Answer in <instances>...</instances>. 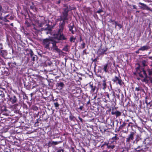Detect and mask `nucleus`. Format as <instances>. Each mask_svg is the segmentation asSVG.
<instances>
[{
	"mask_svg": "<svg viewBox=\"0 0 152 152\" xmlns=\"http://www.w3.org/2000/svg\"><path fill=\"white\" fill-rule=\"evenodd\" d=\"M140 76L141 77L146 78L147 77V75L145 71L143 69L139 72Z\"/></svg>",
	"mask_w": 152,
	"mask_h": 152,
	"instance_id": "6e6552de",
	"label": "nucleus"
},
{
	"mask_svg": "<svg viewBox=\"0 0 152 152\" xmlns=\"http://www.w3.org/2000/svg\"><path fill=\"white\" fill-rule=\"evenodd\" d=\"M30 55H31V58L32 60L33 61H34L35 60V57L34 56H33L32 53H31L30 54Z\"/></svg>",
	"mask_w": 152,
	"mask_h": 152,
	"instance_id": "b1692460",
	"label": "nucleus"
},
{
	"mask_svg": "<svg viewBox=\"0 0 152 152\" xmlns=\"http://www.w3.org/2000/svg\"><path fill=\"white\" fill-rule=\"evenodd\" d=\"M106 143H104V144H103L102 145V146H101V147H102L103 146H104V145H106V144H106Z\"/></svg>",
	"mask_w": 152,
	"mask_h": 152,
	"instance_id": "c03bdc74",
	"label": "nucleus"
},
{
	"mask_svg": "<svg viewBox=\"0 0 152 152\" xmlns=\"http://www.w3.org/2000/svg\"><path fill=\"white\" fill-rule=\"evenodd\" d=\"M138 4L139 5H141V6H139V7L140 8H141L142 9H143L146 10H151L150 9V8L149 7H148V6H147L146 4H145L143 3H141V2H139L138 3Z\"/></svg>",
	"mask_w": 152,
	"mask_h": 152,
	"instance_id": "0eeeda50",
	"label": "nucleus"
},
{
	"mask_svg": "<svg viewBox=\"0 0 152 152\" xmlns=\"http://www.w3.org/2000/svg\"><path fill=\"white\" fill-rule=\"evenodd\" d=\"M116 111H112L111 114L112 115H116Z\"/></svg>",
	"mask_w": 152,
	"mask_h": 152,
	"instance_id": "e433bc0d",
	"label": "nucleus"
},
{
	"mask_svg": "<svg viewBox=\"0 0 152 152\" xmlns=\"http://www.w3.org/2000/svg\"><path fill=\"white\" fill-rule=\"evenodd\" d=\"M73 28V26H69V30L72 32V34H74V31L72 30Z\"/></svg>",
	"mask_w": 152,
	"mask_h": 152,
	"instance_id": "a211bd4d",
	"label": "nucleus"
},
{
	"mask_svg": "<svg viewBox=\"0 0 152 152\" xmlns=\"http://www.w3.org/2000/svg\"><path fill=\"white\" fill-rule=\"evenodd\" d=\"M146 145H149L151 144V142L150 139L149 138H146L144 141Z\"/></svg>",
	"mask_w": 152,
	"mask_h": 152,
	"instance_id": "ddd939ff",
	"label": "nucleus"
},
{
	"mask_svg": "<svg viewBox=\"0 0 152 152\" xmlns=\"http://www.w3.org/2000/svg\"><path fill=\"white\" fill-rule=\"evenodd\" d=\"M135 6H133V7H134H134H135Z\"/></svg>",
	"mask_w": 152,
	"mask_h": 152,
	"instance_id": "8fccbe9b",
	"label": "nucleus"
},
{
	"mask_svg": "<svg viewBox=\"0 0 152 152\" xmlns=\"http://www.w3.org/2000/svg\"><path fill=\"white\" fill-rule=\"evenodd\" d=\"M55 38L56 39L55 37ZM57 39V40H55V42H53L47 39H44L43 43L45 45V48L48 49L49 50H55L58 52H59L60 50L56 45V43L59 40Z\"/></svg>",
	"mask_w": 152,
	"mask_h": 152,
	"instance_id": "f257e3e1",
	"label": "nucleus"
},
{
	"mask_svg": "<svg viewBox=\"0 0 152 152\" xmlns=\"http://www.w3.org/2000/svg\"><path fill=\"white\" fill-rule=\"evenodd\" d=\"M63 25L61 24L60 26V28L58 30V34L55 35L54 37H55L56 39L58 40H64L66 39L64 35L62 34H61V32L63 30Z\"/></svg>",
	"mask_w": 152,
	"mask_h": 152,
	"instance_id": "f03ea898",
	"label": "nucleus"
},
{
	"mask_svg": "<svg viewBox=\"0 0 152 152\" xmlns=\"http://www.w3.org/2000/svg\"><path fill=\"white\" fill-rule=\"evenodd\" d=\"M134 135V133L133 132H131L128 136V137L126 138V142L128 144H129V143L131 140H133Z\"/></svg>",
	"mask_w": 152,
	"mask_h": 152,
	"instance_id": "423d86ee",
	"label": "nucleus"
},
{
	"mask_svg": "<svg viewBox=\"0 0 152 152\" xmlns=\"http://www.w3.org/2000/svg\"><path fill=\"white\" fill-rule=\"evenodd\" d=\"M148 49V47L147 46H144L141 47L139 49V50L144 51L147 50Z\"/></svg>",
	"mask_w": 152,
	"mask_h": 152,
	"instance_id": "2eb2a0df",
	"label": "nucleus"
},
{
	"mask_svg": "<svg viewBox=\"0 0 152 152\" xmlns=\"http://www.w3.org/2000/svg\"><path fill=\"white\" fill-rule=\"evenodd\" d=\"M56 152H64V150L60 148L57 149Z\"/></svg>",
	"mask_w": 152,
	"mask_h": 152,
	"instance_id": "bb28decb",
	"label": "nucleus"
},
{
	"mask_svg": "<svg viewBox=\"0 0 152 152\" xmlns=\"http://www.w3.org/2000/svg\"><path fill=\"white\" fill-rule=\"evenodd\" d=\"M42 21H39L38 22L39 24L40 25V26L43 25L45 23H46V21L45 20V18L44 17H42Z\"/></svg>",
	"mask_w": 152,
	"mask_h": 152,
	"instance_id": "4468645a",
	"label": "nucleus"
},
{
	"mask_svg": "<svg viewBox=\"0 0 152 152\" xmlns=\"http://www.w3.org/2000/svg\"><path fill=\"white\" fill-rule=\"evenodd\" d=\"M68 11L64 10L63 13V15L61 17V20L63 21V23H64L65 21L67 20Z\"/></svg>",
	"mask_w": 152,
	"mask_h": 152,
	"instance_id": "20e7f679",
	"label": "nucleus"
},
{
	"mask_svg": "<svg viewBox=\"0 0 152 152\" xmlns=\"http://www.w3.org/2000/svg\"><path fill=\"white\" fill-rule=\"evenodd\" d=\"M75 118V117L74 116H73L72 115H70L69 116V118L71 120H74V119Z\"/></svg>",
	"mask_w": 152,
	"mask_h": 152,
	"instance_id": "c756f323",
	"label": "nucleus"
},
{
	"mask_svg": "<svg viewBox=\"0 0 152 152\" xmlns=\"http://www.w3.org/2000/svg\"><path fill=\"white\" fill-rule=\"evenodd\" d=\"M2 128H3V127L1 126L0 125V130H1V129Z\"/></svg>",
	"mask_w": 152,
	"mask_h": 152,
	"instance_id": "49530a36",
	"label": "nucleus"
},
{
	"mask_svg": "<svg viewBox=\"0 0 152 152\" xmlns=\"http://www.w3.org/2000/svg\"><path fill=\"white\" fill-rule=\"evenodd\" d=\"M108 65L107 64H105L103 66V70L106 73L108 72L107 69Z\"/></svg>",
	"mask_w": 152,
	"mask_h": 152,
	"instance_id": "dca6fc26",
	"label": "nucleus"
},
{
	"mask_svg": "<svg viewBox=\"0 0 152 152\" xmlns=\"http://www.w3.org/2000/svg\"><path fill=\"white\" fill-rule=\"evenodd\" d=\"M63 50L66 51H68V49L67 48V46H66L64 47L63 48Z\"/></svg>",
	"mask_w": 152,
	"mask_h": 152,
	"instance_id": "473e14b6",
	"label": "nucleus"
},
{
	"mask_svg": "<svg viewBox=\"0 0 152 152\" xmlns=\"http://www.w3.org/2000/svg\"><path fill=\"white\" fill-rule=\"evenodd\" d=\"M117 26H118V27L119 29L121 28L122 27V26L121 24H119V23H118V24H117Z\"/></svg>",
	"mask_w": 152,
	"mask_h": 152,
	"instance_id": "72a5a7b5",
	"label": "nucleus"
},
{
	"mask_svg": "<svg viewBox=\"0 0 152 152\" xmlns=\"http://www.w3.org/2000/svg\"><path fill=\"white\" fill-rule=\"evenodd\" d=\"M142 90V88L141 87H136L135 88V90L138 91H141Z\"/></svg>",
	"mask_w": 152,
	"mask_h": 152,
	"instance_id": "6ab92c4d",
	"label": "nucleus"
},
{
	"mask_svg": "<svg viewBox=\"0 0 152 152\" xmlns=\"http://www.w3.org/2000/svg\"><path fill=\"white\" fill-rule=\"evenodd\" d=\"M0 62L2 65H4L5 63L3 60L1 58L0 59Z\"/></svg>",
	"mask_w": 152,
	"mask_h": 152,
	"instance_id": "2f4dec72",
	"label": "nucleus"
},
{
	"mask_svg": "<svg viewBox=\"0 0 152 152\" xmlns=\"http://www.w3.org/2000/svg\"><path fill=\"white\" fill-rule=\"evenodd\" d=\"M54 104L55 107H58L59 106V104L57 102L54 103Z\"/></svg>",
	"mask_w": 152,
	"mask_h": 152,
	"instance_id": "a878e982",
	"label": "nucleus"
},
{
	"mask_svg": "<svg viewBox=\"0 0 152 152\" xmlns=\"http://www.w3.org/2000/svg\"><path fill=\"white\" fill-rule=\"evenodd\" d=\"M126 123L124 122H123L122 124L120 125V126L119 127V128H120L121 129L123 127L125 126H126Z\"/></svg>",
	"mask_w": 152,
	"mask_h": 152,
	"instance_id": "5701e85b",
	"label": "nucleus"
},
{
	"mask_svg": "<svg viewBox=\"0 0 152 152\" xmlns=\"http://www.w3.org/2000/svg\"><path fill=\"white\" fill-rule=\"evenodd\" d=\"M113 21H114L113 20H112L110 19V21H109V22H110L111 23V22H113Z\"/></svg>",
	"mask_w": 152,
	"mask_h": 152,
	"instance_id": "79ce46f5",
	"label": "nucleus"
},
{
	"mask_svg": "<svg viewBox=\"0 0 152 152\" xmlns=\"http://www.w3.org/2000/svg\"><path fill=\"white\" fill-rule=\"evenodd\" d=\"M64 86V84L62 82H60L57 83V87L59 89H61Z\"/></svg>",
	"mask_w": 152,
	"mask_h": 152,
	"instance_id": "9d476101",
	"label": "nucleus"
},
{
	"mask_svg": "<svg viewBox=\"0 0 152 152\" xmlns=\"http://www.w3.org/2000/svg\"><path fill=\"white\" fill-rule=\"evenodd\" d=\"M107 48H105L104 49H102V54H104V52L106 51L107 50Z\"/></svg>",
	"mask_w": 152,
	"mask_h": 152,
	"instance_id": "cd10ccee",
	"label": "nucleus"
},
{
	"mask_svg": "<svg viewBox=\"0 0 152 152\" xmlns=\"http://www.w3.org/2000/svg\"><path fill=\"white\" fill-rule=\"evenodd\" d=\"M140 50H139V49H138V50H137V51H136V53H139V51Z\"/></svg>",
	"mask_w": 152,
	"mask_h": 152,
	"instance_id": "37998d69",
	"label": "nucleus"
},
{
	"mask_svg": "<svg viewBox=\"0 0 152 152\" xmlns=\"http://www.w3.org/2000/svg\"><path fill=\"white\" fill-rule=\"evenodd\" d=\"M107 80L104 78V80H103L102 83V86L103 87V89L104 90L106 88V81Z\"/></svg>",
	"mask_w": 152,
	"mask_h": 152,
	"instance_id": "9b49d317",
	"label": "nucleus"
},
{
	"mask_svg": "<svg viewBox=\"0 0 152 152\" xmlns=\"http://www.w3.org/2000/svg\"><path fill=\"white\" fill-rule=\"evenodd\" d=\"M83 106H81L79 107V109H80V110H82L83 109Z\"/></svg>",
	"mask_w": 152,
	"mask_h": 152,
	"instance_id": "ea45409f",
	"label": "nucleus"
},
{
	"mask_svg": "<svg viewBox=\"0 0 152 152\" xmlns=\"http://www.w3.org/2000/svg\"><path fill=\"white\" fill-rule=\"evenodd\" d=\"M79 119H80V121H82V118H79Z\"/></svg>",
	"mask_w": 152,
	"mask_h": 152,
	"instance_id": "de8ad7c7",
	"label": "nucleus"
},
{
	"mask_svg": "<svg viewBox=\"0 0 152 152\" xmlns=\"http://www.w3.org/2000/svg\"><path fill=\"white\" fill-rule=\"evenodd\" d=\"M107 146V148L108 149H113L115 147V145L112 142H108L105 144Z\"/></svg>",
	"mask_w": 152,
	"mask_h": 152,
	"instance_id": "1a4fd4ad",
	"label": "nucleus"
},
{
	"mask_svg": "<svg viewBox=\"0 0 152 152\" xmlns=\"http://www.w3.org/2000/svg\"><path fill=\"white\" fill-rule=\"evenodd\" d=\"M17 101L18 99L15 95L9 97L8 102L9 104L10 103L12 104H14Z\"/></svg>",
	"mask_w": 152,
	"mask_h": 152,
	"instance_id": "7ed1b4c3",
	"label": "nucleus"
},
{
	"mask_svg": "<svg viewBox=\"0 0 152 152\" xmlns=\"http://www.w3.org/2000/svg\"><path fill=\"white\" fill-rule=\"evenodd\" d=\"M113 80L117 84H118L120 86L122 85L123 83L121 79L117 76H115Z\"/></svg>",
	"mask_w": 152,
	"mask_h": 152,
	"instance_id": "39448f33",
	"label": "nucleus"
},
{
	"mask_svg": "<svg viewBox=\"0 0 152 152\" xmlns=\"http://www.w3.org/2000/svg\"><path fill=\"white\" fill-rule=\"evenodd\" d=\"M81 45L82 47L83 48H84L85 46V43L84 42Z\"/></svg>",
	"mask_w": 152,
	"mask_h": 152,
	"instance_id": "f704fd0d",
	"label": "nucleus"
},
{
	"mask_svg": "<svg viewBox=\"0 0 152 152\" xmlns=\"http://www.w3.org/2000/svg\"><path fill=\"white\" fill-rule=\"evenodd\" d=\"M48 145H49V146H51L52 145H51V142H50V141L48 143Z\"/></svg>",
	"mask_w": 152,
	"mask_h": 152,
	"instance_id": "4c0bfd02",
	"label": "nucleus"
},
{
	"mask_svg": "<svg viewBox=\"0 0 152 152\" xmlns=\"http://www.w3.org/2000/svg\"><path fill=\"white\" fill-rule=\"evenodd\" d=\"M89 87L91 89V91L92 92H94L95 90V87L94 86L93 84L91 83H89Z\"/></svg>",
	"mask_w": 152,
	"mask_h": 152,
	"instance_id": "f8f14e48",
	"label": "nucleus"
},
{
	"mask_svg": "<svg viewBox=\"0 0 152 152\" xmlns=\"http://www.w3.org/2000/svg\"><path fill=\"white\" fill-rule=\"evenodd\" d=\"M148 58L149 59L152 60V56L149 57Z\"/></svg>",
	"mask_w": 152,
	"mask_h": 152,
	"instance_id": "a18cd8bd",
	"label": "nucleus"
},
{
	"mask_svg": "<svg viewBox=\"0 0 152 152\" xmlns=\"http://www.w3.org/2000/svg\"><path fill=\"white\" fill-rule=\"evenodd\" d=\"M118 139V138L116 136H115L113 137L112 138V139L113 140V142H114L115 140H116Z\"/></svg>",
	"mask_w": 152,
	"mask_h": 152,
	"instance_id": "4be33fe9",
	"label": "nucleus"
},
{
	"mask_svg": "<svg viewBox=\"0 0 152 152\" xmlns=\"http://www.w3.org/2000/svg\"><path fill=\"white\" fill-rule=\"evenodd\" d=\"M113 24H115V28H116V26H117V24H118V23H117V22L115 21L114 23H113Z\"/></svg>",
	"mask_w": 152,
	"mask_h": 152,
	"instance_id": "c9c22d12",
	"label": "nucleus"
},
{
	"mask_svg": "<svg viewBox=\"0 0 152 152\" xmlns=\"http://www.w3.org/2000/svg\"><path fill=\"white\" fill-rule=\"evenodd\" d=\"M1 59V57H0V59Z\"/></svg>",
	"mask_w": 152,
	"mask_h": 152,
	"instance_id": "603ef678",
	"label": "nucleus"
},
{
	"mask_svg": "<svg viewBox=\"0 0 152 152\" xmlns=\"http://www.w3.org/2000/svg\"><path fill=\"white\" fill-rule=\"evenodd\" d=\"M100 77L101 78H102V77L101 76H100Z\"/></svg>",
	"mask_w": 152,
	"mask_h": 152,
	"instance_id": "3c124183",
	"label": "nucleus"
},
{
	"mask_svg": "<svg viewBox=\"0 0 152 152\" xmlns=\"http://www.w3.org/2000/svg\"><path fill=\"white\" fill-rule=\"evenodd\" d=\"M61 142H57V141H52L51 142V145H56L58 144Z\"/></svg>",
	"mask_w": 152,
	"mask_h": 152,
	"instance_id": "f3484780",
	"label": "nucleus"
},
{
	"mask_svg": "<svg viewBox=\"0 0 152 152\" xmlns=\"http://www.w3.org/2000/svg\"><path fill=\"white\" fill-rule=\"evenodd\" d=\"M144 80H145V78Z\"/></svg>",
	"mask_w": 152,
	"mask_h": 152,
	"instance_id": "864d4df0",
	"label": "nucleus"
},
{
	"mask_svg": "<svg viewBox=\"0 0 152 152\" xmlns=\"http://www.w3.org/2000/svg\"><path fill=\"white\" fill-rule=\"evenodd\" d=\"M75 38L74 37H71L70 40L71 42H74L75 40Z\"/></svg>",
	"mask_w": 152,
	"mask_h": 152,
	"instance_id": "393cba45",
	"label": "nucleus"
},
{
	"mask_svg": "<svg viewBox=\"0 0 152 152\" xmlns=\"http://www.w3.org/2000/svg\"><path fill=\"white\" fill-rule=\"evenodd\" d=\"M121 115V113L120 112L118 111H116V113L115 115L117 117L120 116Z\"/></svg>",
	"mask_w": 152,
	"mask_h": 152,
	"instance_id": "aec40b11",
	"label": "nucleus"
},
{
	"mask_svg": "<svg viewBox=\"0 0 152 152\" xmlns=\"http://www.w3.org/2000/svg\"><path fill=\"white\" fill-rule=\"evenodd\" d=\"M5 52L4 50H1L0 52V54L2 55L3 56H4V53Z\"/></svg>",
	"mask_w": 152,
	"mask_h": 152,
	"instance_id": "c85d7f7f",
	"label": "nucleus"
},
{
	"mask_svg": "<svg viewBox=\"0 0 152 152\" xmlns=\"http://www.w3.org/2000/svg\"><path fill=\"white\" fill-rule=\"evenodd\" d=\"M85 51H86V50H83V53H84Z\"/></svg>",
	"mask_w": 152,
	"mask_h": 152,
	"instance_id": "09e8293b",
	"label": "nucleus"
},
{
	"mask_svg": "<svg viewBox=\"0 0 152 152\" xmlns=\"http://www.w3.org/2000/svg\"><path fill=\"white\" fill-rule=\"evenodd\" d=\"M102 11L101 10H98V11L97 12L98 13H100L101 12H102Z\"/></svg>",
	"mask_w": 152,
	"mask_h": 152,
	"instance_id": "a19ab883",
	"label": "nucleus"
},
{
	"mask_svg": "<svg viewBox=\"0 0 152 152\" xmlns=\"http://www.w3.org/2000/svg\"><path fill=\"white\" fill-rule=\"evenodd\" d=\"M106 97H107L109 99H110V96H109V94H107L106 96Z\"/></svg>",
	"mask_w": 152,
	"mask_h": 152,
	"instance_id": "58836bf2",
	"label": "nucleus"
},
{
	"mask_svg": "<svg viewBox=\"0 0 152 152\" xmlns=\"http://www.w3.org/2000/svg\"><path fill=\"white\" fill-rule=\"evenodd\" d=\"M151 65L152 66V63ZM148 71L150 75H152V68L151 69H148Z\"/></svg>",
	"mask_w": 152,
	"mask_h": 152,
	"instance_id": "412c9836",
	"label": "nucleus"
},
{
	"mask_svg": "<svg viewBox=\"0 0 152 152\" xmlns=\"http://www.w3.org/2000/svg\"><path fill=\"white\" fill-rule=\"evenodd\" d=\"M142 64L143 66H146V61L145 60H143L142 62Z\"/></svg>",
	"mask_w": 152,
	"mask_h": 152,
	"instance_id": "7c9ffc66",
	"label": "nucleus"
}]
</instances>
